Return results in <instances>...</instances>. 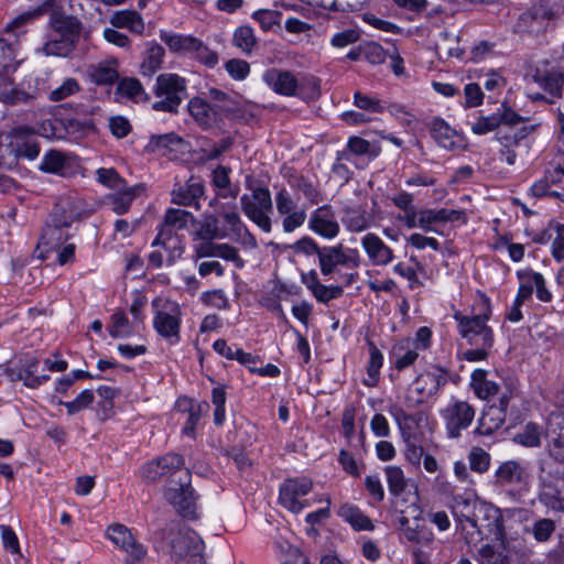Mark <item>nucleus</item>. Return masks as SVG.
Returning a JSON list of instances; mask_svg holds the SVG:
<instances>
[{"label":"nucleus","instance_id":"10","mask_svg":"<svg viewBox=\"0 0 564 564\" xmlns=\"http://www.w3.org/2000/svg\"><path fill=\"white\" fill-rule=\"evenodd\" d=\"M403 512H405V516H399L394 519L395 523H398L401 541L421 545L431 543L434 535L429 528L421 523V509L411 505Z\"/></svg>","mask_w":564,"mask_h":564},{"label":"nucleus","instance_id":"64","mask_svg":"<svg viewBox=\"0 0 564 564\" xmlns=\"http://www.w3.org/2000/svg\"><path fill=\"white\" fill-rule=\"evenodd\" d=\"M525 133H521L519 137L513 138L497 135L498 141L502 144L500 155L506 160L509 165H513L517 159V153L513 147L518 145L519 139L523 138Z\"/></svg>","mask_w":564,"mask_h":564},{"label":"nucleus","instance_id":"63","mask_svg":"<svg viewBox=\"0 0 564 564\" xmlns=\"http://www.w3.org/2000/svg\"><path fill=\"white\" fill-rule=\"evenodd\" d=\"M479 564H510L509 557L494 546L485 544L479 549Z\"/></svg>","mask_w":564,"mask_h":564},{"label":"nucleus","instance_id":"33","mask_svg":"<svg viewBox=\"0 0 564 564\" xmlns=\"http://www.w3.org/2000/svg\"><path fill=\"white\" fill-rule=\"evenodd\" d=\"M19 63L14 61V50L4 40H0V79L6 84H13L11 75L17 70Z\"/></svg>","mask_w":564,"mask_h":564},{"label":"nucleus","instance_id":"22","mask_svg":"<svg viewBox=\"0 0 564 564\" xmlns=\"http://www.w3.org/2000/svg\"><path fill=\"white\" fill-rule=\"evenodd\" d=\"M83 215V208L79 199L74 196L59 197L55 204L50 219L58 225L72 227L74 221L78 220Z\"/></svg>","mask_w":564,"mask_h":564},{"label":"nucleus","instance_id":"30","mask_svg":"<svg viewBox=\"0 0 564 564\" xmlns=\"http://www.w3.org/2000/svg\"><path fill=\"white\" fill-rule=\"evenodd\" d=\"M55 2L56 0H44L37 7L22 12L17 18H14L10 24H8L7 31L17 30L33 23L35 20L52 11L55 7Z\"/></svg>","mask_w":564,"mask_h":564},{"label":"nucleus","instance_id":"50","mask_svg":"<svg viewBox=\"0 0 564 564\" xmlns=\"http://www.w3.org/2000/svg\"><path fill=\"white\" fill-rule=\"evenodd\" d=\"M76 45L77 44L72 42V40L59 37L47 41L42 50L45 55L68 56L75 50Z\"/></svg>","mask_w":564,"mask_h":564},{"label":"nucleus","instance_id":"3","mask_svg":"<svg viewBox=\"0 0 564 564\" xmlns=\"http://www.w3.org/2000/svg\"><path fill=\"white\" fill-rule=\"evenodd\" d=\"M539 501L552 511H564V470L549 462L539 465Z\"/></svg>","mask_w":564,"mask_h":564},{"label":"nucleus","instance_id":"41","mask_svg":"<svg viewBox=\"0 0 564 564\" xmlns=\"http://www.w3.org/2000/svg\"><path fill=\"white\" fill-rule=\"evenodd\" d=\"M195 236L200 240H214L216 238H224L225 234L220 232L216 216L205 215L203 220L197 223Z\"/></svg>","mask_w":564,"mask_h":564},{"label":"nucleus","instance_id":"51","mask_svg":"<svg viewBox=\"0 0 564 564\" xmlns=\"http://www.w3.org/2000/svg\"><path fill=\"white\" fill-rule=\"evenodd\" d=\"M282 13L275 10L261 9L252 13L263 31H272L274 26H280Z\"/></svg>","mask_w":564,"mask_h":564},{"label":"nucleus","instance_id":"9","mask_svg":"<svg viewBox=\"0 0 564 564\" xmlns=\"http://www.w3.org/2000/svg\"><path fill=\"white\" fill-rule=\"evenodd\" d=\"M243 214L264 232L271 231L272 198L267 187H256L251 195L243 194L240 198Z\"/></svg>","mask_w":564,"mask_h":564},{"label":"nucleus","instance_id":"12","mask_svg":"<svg viewBox=\"0 0 564 564\" xmlns=\"http://www.w3.org/2000/svg\"><path fill=\"white\" fill-rule=\"evenodd\" d=\"M417 496L414 487L404 479L403 471L398 467H390V509L393 518L405 516L403 510L413 505L417 506Z\"/></svg>","mask_w":564,"mask_h":564},{"label":"nucleus","instance_id":"61","mask_svg":"<svg viewBox=\"0 0 564 564\" xmlns=\"http://www.w3.org/2000/svg\"><path fill=\"white\" fill-rule=\"evenodd\" d=\"M181 139L175 133H166L161 135H152L147 145V151L158 152L165 149H171L172 145L178 144Z\"/></svg>","mask_w":564,"mask_h":564},{"label":"nucleus","instance_id":"11","mask_svg":"<svg viewBox=\"0 0 564 564\" xmlns=\"http://www.w3.org/2000/svg\"><path fill=\"white\" fill-rule=\"evenodd\" d=\"M318 263L323 275L338 273V267L350 272L359 267L360 259L356 250L345 249L343 245L322 247L318 252Z\"/></svg>","mask_w":564,"mask_h":564},{"label":"nucleus","instance_id":"26","mask_svg":"<svg viewBox=\"0 0 564 564\" xmlns=\"http://www.w3.org/2000/svg\"><path fill=\"white\" fill-rule=\"evenodd\" d=\"M464 216L463 210L456 209H422L419 212V227L425 231H431L433 224L457 221Z\"/></svg>","mask_w":564,"mask_h":564},{"label":"nucleus","instance_id":"7","mask_svg":"<svg viewBox=\"0 0 564 564\" xmlns=\"http://www.w3.org/2000/svg\"><path fill=\"white\" fill-rule=\"evenodd\" d=\"M154 93L160 99L153 104L154 110L176 112L186 97L185 80L176 74H162L156 78Z\"/></svg>","mask_w":564,"mask_h":564},{"label":"nucleus","instance_id":"35","mask_svg":"<svg viewBox=\"0 0 564 564\" xmlns=\"http://www.w3.org/2000/svg\"><path fill=\"white\" fill-rule=\"evenodd\" d=\"M470 386L475 394L480 399H488L499 391V386L487 379V371L484 369H476L470 377Z\"/></svg>","mask_w":564,"mask_h":564},{"label":"nucleus","instance_id":"28","mask_svg":"<svg viewBox=\"0 0 564 564\" xmlns=\"http://www.w3.org/2000/svg\"><path fill=\"white\" fill-rule=\"evenodd\" d=\"M392 355L394 357L393 368L397 371L410 367L419 357L414 341L409 338L394 344Z\"/></svg>","mask_w":564,"mask_h":564},{"label":"nucleus","instance_id":"36","mask_svg":"<svg viewBox=\"0 0 564 564\" xmlns=\"http://www.w3.org/2000/svg\"><path fill=\"white\" fill-rule=\"evenodd\" d=\"M338 514L357 531L373 529L371 520L365 516L359 508L352 505H343L339 508Z\"/></svg>","mask_w":564,"mask_h":564},{"label":"nucleus","instance_id":"32","mask_svg":"<svg viewBox=\"0 0 564 564\" xmlns=\"http://www.w3.org/2000/svg\"><path fill=\"white\" fill-rule=\"evenodd\" d=\"M161 41L170 48L171 52L180 55H189L195 36L178 34L167 31H161Z\"/></svg>","mask_w":564,"mask_h":564},{"label":"nucleus","instance_id":"48","mask_svg":"<svg viewBox=\"0 0 564 564\" xmlns=\"http://www.w3.org/2000/svg\"><path fill=\"white\" fill-rule=\"evenodd\" d=\"M362 246L368 253L369 258L373 260L376 263H384L383 254H381L386 250V246L383 241L377 237L375 234H367L362 238Z\"/></svg>","mask_w":564,"mask_h":564},{"label":"nucleus","instance_id":"18","mask_svg":"<svg viewBox=\"0 0 564 564\" xmlns=\"http://www.w3.org/2000/svg\"><path fill=\"white\" fill-rule=\"evenodd\" d=\"M448 371L437 365L430 366L420 373L415 380V390L419 394L417 402H424L435 395L442 386L447 382Z\"/></svg>","mask_w":564,"mask_h":564},{"label":"nucleus","instance_id":"20","mask_svg":"<svg viewBox=\"0 0 564 564\" xmlns=\"http://www.w3.org/2000/svg\"><path fill=\"white\" fill-rule=\"evenodd\" d=\"M264 83L276 94L282 96H299V80L289 70L270 68L263 74Z\"/></svg>","mask_w":564,"mask_h":564},{"label":"nucleus","instance_id":"5","mask_svg":"<svg viewBox=\"0 0 564 564\" xmlns=\"http://www.w3.org/2000/svg\"><path fill=\"white\" fill-rule=\"evenodd\" d=\"M164 497L182 518L188 520L198 518L197 497L191 486V473L188 470H184L183 477H178L177 481L171 479V485L165 489Z\"/></svg>","mask_w":564,"mask_h":564},{"label":"nucleus","instance_id":"47","mask_svg":"<svg viewBox=\"0 0 564 564\" xmlns=\"http://www.w3.org/2000/svg\"><path fill=\"white\" fill-rule=\"evenodd\" d=\"M118 93L134 101L147 100L145 91L137 78H123L117 87Z\"/></svg>","mask_w":564,"mask_h":564},{"label":"nucleus","instance_id":"8","mask_svg":"<svg viewBox=\"0 0 564 564\" xmlns=\"http://www.w3.org/2000/svg\"><path fill=\"white\" fill-rule=\"evenodd\" d=\"M487 310L488 312L475 316H464L460 313L454 315L459 335L470 346L492 347L494 345V332L487 325L489 307Z\"/></svg>","mask_w":564,"mask_h":564},{"label":"nucleus","instance_id":"27","mask_svg":"<svg viewBox=\"0 0 564 564\" xmlns=\"http://www.w3.org/2000/svg\"><path fill=\"white\" fill-rule=\"evenodd\" d=\"M69 228V226L58 225L53 219H50L42 231L40 245L46 251H53L62 247L70 238Z\"/></svg>","mask_w":564,"mask_h":564},{"label":"nucleus","instance_id":"62","mask_svg":"<svg viewBox=\"0 0 564 564\" xmlns=\"http://www.w3.org/2000/svg\"><path fill=\"white\" fill-rule=\"evenodd\" d=\"M94 399L93 390L86 389L75 400L70 402H61V404L66 408L69 415H73L88 408L94 402Z\"/></svg>","mask_w":564,"mask_h":564},{"label":"nucleus","instance_id":"43","mask_svg":"<svg viewBox=\"0 0 564 564\" xmlns=\"http://www.w3.org/2000/svg\"><path fill=\"white\" fill-rule=\"evenodd\" d=\"M161 470L163 471V476L174 477L180 474L178 477H183V471L187 470L184 468V458L183 456L176 453H169L164 456L156 458Z\"/></svg>","mask_w":564,"mask_h":564},{"label":"nucleus","instance_id":"45","mask_svg":"<svg viewBox=\"0 0 564 564\" xmlns=\"http://www.w3.org/2000/svg\"><path fill=\"white\" fill-rule=\"evenodd\" d=\"M257 43L258 40L251 26L241 25L236 29L232 36V44L240 48L243 53L250 54Z\"/></svg>","mask_w":564,"mask_h":564},{"label":"nucleus","instance_id":"40","mask_svg":"<svg viewBox=\"0 0 564 564\" xmlns=\"http://www.w3.org/2000/svg\"><path fill=\"white\" fill-rule=\"evenodd\" d=\"M4 84V87L0 89V101L8 106H17V105H30L35 99V95L31 94L24 89L18 87L8 86L10 84Z\"/></svg>","mask_w":564,"mask_h":564},{"label":"nucleus","instance_id":"13","mask_svg":"<svg viewBox=\"0 0 564 564\" xmlns=\"http://www.w3.org/2000/svg\"><path fill=\"white\" fill-rule=\"evenodd\" d=\"M50 130L43 124L45 137L64 138L69 137L72 140H82L89 134L96 132L95 122L91 117L78 118L70 117L62 120L48 122Z\"/></svg>","mask_w":564,"mask_h":564},{"label":"nucleus","instance_id":"46","mask_svg":"<svg viewBox=\"0 0 564 564\" xmlns=\"http://www.w3.org/2000/svg\"><path fill=\"white\" fill-rule=\"evenodd\" d=\"M519 278L521 280H527L532 284V288L535 286L536 297L544 303H549L552 301V293L547 290L545 285L544 276L539 272L525 271L519 272Z\"/></svg>","mask_w":564,"mask_h":564},{"label":"nucleus","instance_id":"54","mask_svg":"<svg viewBox=\"0 0 564 564\" xmlns=\"http://www.w3.org/2000/svg\"><path fill=\"white\" fill-rule=\"evenodd\" d=\"M343 223L352 231H361L367 228L366 213L360 208H346Z\"/></svg>","mask_w":564,"mask_h":564},{"label":"nucleus","instance_id":"16","mask_svg":"<svg viewBox=\"0 0 564 564\" xmlns=\"http://www.w3.org/2000/svg\"><path fill=\"white\" fill-rule=\"evenodd\" d=\"M312 487V481L305 477L288 479L280 487L279 502L288 510L299 513L306 507L301 498L306 496Z\"/></svg>","mask_w":564,"mask_h":564},{"label":"nucleus","instance_id":"44","mask_svg":"<svg viewBox=\"0 0 564 564\" xmlns=\"http://www.w3.org/2000/svg\"><path fill=\"white\" fill-rule=\"evenodd\" d=\"M189 56L209 68L218 64V54L197 37H195Z\"/></svg>","mask_w":564,"mask_h":564},{"label":"nucleus","instance_id":"49","mask_svg":"<svg viewBox=\"0 0 564 564\" xmlns=\"http://www.w3.org/2000/svg\"><path fill=\"white\" fill-rule=\"evenodd\" d=\"M535 80L551 95L561 97L564 86V75L552 72L543 76H535Z\"/></svg>","mask_w":564,"mask_h":564},{"label":"nucleus","instance_id":"15","mask_svg":"<svg viewBox=\"0 0 564 564\" xmlns=\"http://www.w3.org/2000/svg\"><path fill=\"white\" fill-rule=\"evenodd\" d=\"M357 276V272H345L339 276L343 284L328 286L319 282L315 270H311L307 273H302L301 281L318 302L327 303L330 300L340 297L344 293V286L351 285Z\"/></svg>","mask_w":564,"mask_h":564},{"label":"nucleus","instance_id":"55","mask_svg":"<svg viewBox=\"0 0 564 564\" xmlns=\"http://www.w3.org/2000/svg\"><path fill=\"white\" fill-rule=\"evenodd\" d=\"M194 220L195 218L192 213L177 208L167 209L164 216L165 225L176 230L185 228L188 221Z\"/></svg>","mask_w":564,"mask_h":564},{"label":"nucleus","instance_id":"38","mask_svg":"<svg viewBox=\"0 0 564 564\" xmlns=\"http://www.w3.org/2000/svg\"><path fill=\"white\" fill-rule=\"evenodd\" d=\"M431 134L437 144L445 149H452L455 145V130L443 119L435 118L431 121Z\"/></svg>","mask_w":564,"mask_h":564},{"label":"nucleus","instance_id":"25","mask_svg":"<svg viewBox=\"0 0 564 564\" xmlns=\"http://www.w3.org/2000/svg\"><path fill=\"white\" fill-rule=\"evenodd\" d=\"M203 194V182L198 177L191 176L184 186H178V188L173 189L172 202L177 205L194 206L198 209V199Z\"/></svg>","mask_w":564,"mask_h":564},{"label":"nucleus","instance_id":"4","mask_svg":"<svg viewBox=\"0 0 564 564\" xmlns=\"http://www.w3.org/2000/svg\"><path fill=\"white\" fill-rule=\"evenodd\" d=\"M495 486L518 501L529 491L530 475L521 463L507 460L495 473Z\"/></svg>","mask_w":564,"mask_h":564},{"label":"nucleus","instance_id":"58","mask_svg":"<svg viewBox=\"0 0 564 564\" xmlns=\"http://www.w3.org/2000/svg\"><path fill=\"white\" fill-rule=\"evenodd\" d=\"M468 460L470 469L479 474L487 471L490 466V455L481 447H473Z\"/></svg>","mask_w":564,"mask_h":564},{"label":"nucleus","instance_id":"29","mask_svg":"<svg viewBox=\"0 0 564 564\" xmlns=\"http://www.w3.org/2000/svg\"><path fill=\"white\" fill-rule=\"evenodd\" d=\"M505 420L506 415L501 408H496V404H492L482 412L477 432L481 435H491L502 426Z\"/></svg>","mask_w":564,"mask_h":564},{"label":"nucleus","instance_id":"59","mask_svg":"<svg viewBox=\"0 0 564 564\" xmlns=\"http://www.w3.org/2000/svg\"><path fill=\"white\" fill-rule=\"evenodd\" d=\"M370 346V361L368 366V380H366L367 386H375L378 381L379 370L382 367L383 356L379 351V349L373 345Z\"/></svg>","mask_w":564,"mask_h":564},{"label":"nucleus","instance_id":"31","mask_svg":"<svg viewBox=\"0 0 564 564\" xmlns=\"http://www.w3.org/2000/svg\"><path fill=\"white\" fill-rule=\"evenodd\" d=\"M142 185H135L131 187H126L122 191H118L119 193L112 194L108 196V200L111 205V210L117 215L126 214L133 199L137 195H139L143 191Z\"/></svg>","mask_w":564,"mask_h":564},{"label":"nucleus","instance_id":"24","mask_svg":"<svg viewBox=\"0 0 564 564\" xmlns=\"http://www.w3.org/2000/svg\"><path fill=\"white\" fill-rule=\"evenodd\" d=\"M10 147L18 158L34 160L40 154V145L29 128L20 127L11 133Z\"/></svg>","mask_w":564,"mask_h":564},{"label":"nucleus","instance_id":"6","mask_svg":"<svg viewBox=\"0 0 564 564\" xmlns=\"http://www.w3.org/2000/svg\"><path fill=\"white\" fill-rule=\"evenodd\" d=\"M152 306L156 310L153 318V327L156 333L170 344H177L181 340L182 322L180 305L167 300L155 299Z\"/></svg>","mask_w":564,"mask_h":564},{"label":"nucleus","instance_id":"34","mask_svg":"<svg viewBox=\"0 0 564 564\" xmlns=\"http://www.w3.org/2000/svg\"><path fill=\"white\" fill-rule=\"evenodd\" d=\"M110 23L115 28H126L135 34H142L144 31L143 19L137 11H118L110 18Z\"/></svg>","mask_w":564,"mask_h":564},{"label":"nucleus","instance_id":"56","mask_svg":"<svg viewBox=\"0 0 564 564\" xmlns=\"http://www.w3.org/2000/svg\"><path fill=\"white\" fill-rule=\"evenodd\" d=\"M97 180L99 183L115 191H122L127 187L126 181L118 174L115 169H98Z\"/></svg>","mask_w":564,"mask_h":564},{"label":"nucleus","instance_id":"2","mask_svg":"<svg viewBox=\"0 0 564 564\" xmlns=\"http://www.w3.org/2000/svg\"><path fill=\"white\" fill-rule=\"evenodd\" d=\"M162 550L172 561L180 562L193 550H204V542L198 534L181 521H171L161 531Z\"/></svg>","mask_w":564,"mask_h":564},{"label":"nucleus","instance_id":"17","mask_svg":"<svg viewBox=\"0 0 564 564\" xmlns=\"http://www.w3.org/2000/svg\"><path fill=\"white\" fill-rule=\"evenodd\" d=\"M475 410L465 401H455L444 411L446 430L451 437L460 436L463 430H466L473 422Z\"/></svg>","mask_w":564,"mask_h":564},{"label":"nucleus","instance_id":"14","mask_svg":"<svg viewBox=\"0 0 564 564\" xmlns=\"http://www.w3.org/2000/svg\"><path fill=\"white\" fill-rule=\"evenodd\" d=\"M474 510L473 516L459 518L460 523L463 521L468 522L478 533H481L482 529H487L496 539H501L503 535V520L500 510L485 502L475 503Z\"/></svg>","mask_w":564,"mask_h":564},{"label":"nucleus","instance_id":"39","mask_svg":"<svg viewBox=\"0 0 564 564\" xmlns=\"http://www.w3.org/2000/svg\"><path fill=\"white\" fill-rule=\"evenodd\" d=\"M513 441L521 446L540 447L542 443V427L534 422H528L513 436Z\"/></svg>","mask_w":564,"mask_h":564},{"label":"nucleus","instance_id":"42","mask_svg":"<svg viewBox=\"0 0 564 564\" xmlns=\"http://www.w3.org/2000/svg\"><path fill=\"white\" fill-rule=\"evenodd\" d=\"M164 55L163 46L159 44L150 46L141 64V73L147 76L153 75L161 67Z\"/></svg>","mask_w":564,"mask_h":564},{"label":"nucleus","instance_id":"60","mask_svg":"<svg viewBox=\"0 0 564 564\" xmlns=\"http://www.w3.org/2000/svg\"><path fill=\"white\" fill-rule=\"evenodd\" d=\"M64 155L56 150L48 151L42 160L40 170L47 173H58L64 169Z\"/></svg>","mask_w":564,"mask_h":564},{"label":"nucleus","instance_id":"57","mask_svg":"<svg viewBox=\"0 0 564 564\" xmlns=\"http://www.w3.org/2000/svg\"><path fill=\"white\" fill-rule=\"evenodd\" d=\"M118 76L117 69L106 64H98L90 70L91 80L98 85H110L118 79Z\"/></svg>","mask_w":564,"mask_h":564},{"label":"nucleus","instance_id":"52","mask_svg":"<svg viewBox=\"0 0 564 564\" xmlns=\"http://www.w3.org/2000/svg\"><path fill=\"white\" fill-rule=\"evenodd\" d=\"M292 188L303 193V195L312 203L317 204L321 200V194L312 182L303 176H294L289 181Z\"/></svg>","mask_w":564,"mask_h":564},{"label":"nucleus","instance_id":"53","mask_svg":"<svg viewBox=\"0 0 564 564\" xmlns=\"http://www.w3.org/2000/svg\"><path fill=\"white\" fill-rule=\"evenodd\" d=\"M556 530L555 521L549 518H542L536 520L530 532L538 542L549 541Z\"/></svg>","mask_w":564,"mask_h":564},{"label":"nucleus","instance_id":"23","mask_svg":"<svg viewBox=\"0 0 564 564\" xmlns=\"http://www.w3.org/2000/svg\"><path fill=\"white\" fill-rule=\"evenodd\" d=\"M308 227L327 239L336 237L339 232V225L328 205H324L312 213Z\"/></svg>","mask_w":564,"mask_h":564},{"label":"nucleus","instance_id":"21","mask_svg":"<svg viewBox=\"0 0 564 564\" xmlns=\"http://www.w3.org/2000/svg\"><path fill=\"white\" fill-rule=\"evenodd\" d=\"M50 26L66 40H72L74 43H78L82 33V22L73 15H65L57 9L56 6L52 11L48 12Z\"/></svg>","mask_w":564,"mask_h":564},{"label":"nucleus","instance_id":"37","mask_svg":"<svg viewBox=\"0 0 564 564\" xmlns=\"http://www.w3.org/2000/svg\"><path fill=\"white\" fill-rule=\"evenodd\" d=\"M188 111L193 119L204 129L212 126L216 113L208 102L197 97L189 100Z\"/></svg>","mask_w":564,"mask_h":564},{"label":"nucleus","instance_id":"1","mask_svg":"<svg viewBox=\"0 0 564 564\" xmlns=\"http://www.w3.org/2000/svg\"><path fill=\"white\" fill-rule=\"evenodd\" d=\"M392 415L400 430L404 443V455L412 465H420L424 454L425 415L423 412L405 413L402 409H394Z\"/></svg>","mask_w":564,"mask_h":564},{"label":"nucleus","instance_id":"19","mask_svg":"<svg viewBox=\"0 0 564 564\" xmlns=\"http://www.w3.org/2000/svg\"><path fill=\"white\" fill-rule=\"evenodd\" d=\"M107 536L127 553L130 561H141L147 555V549L135 541L131 531L123 524H111L107 530Z\"/></svg>","mask_w":564,"mask_h":564}]
</instances>
